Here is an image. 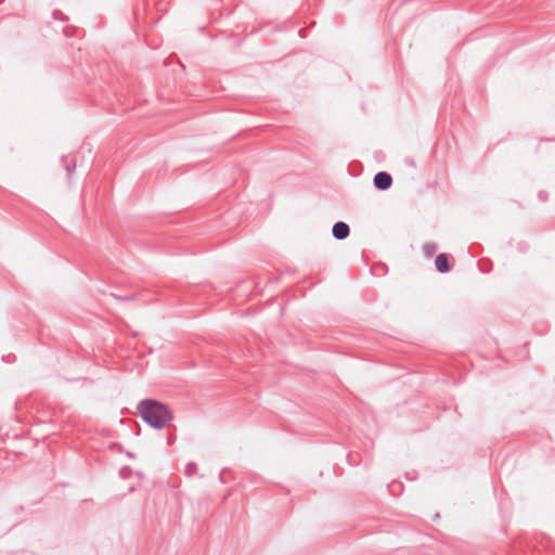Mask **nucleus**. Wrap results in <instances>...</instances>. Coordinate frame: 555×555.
<instances>
[{
    "label": "nucleus",
    "instance_id": "obj_6",
    "mask_svg": "<svg viewBox=\"0 0 555 555\" xmlns=\"http://www.w3.org/2000/svg\"><path fill=\"white\" fill-rule=\"evenodd\" d=\"M196 470V464L195 463H189L186 466V474H192Z\"/></svg>",
    "mask_w": 555,
    "mask_h": 555
},
{
    "label": "nucleus",
    "instance_id": "obj_7",
    "mask_svg": "<svg viewBox=\"0 0 555 555\" xmlns=\"http://www.w3.org/2000/svg\"><path fill=\"white\" fill-rule=\"evenodd\" d=\"M75 163H73L72 165H66V170L68 172V175H70L73 172V170L75 169Z\"/></svg>",
    "mask_w": 555,
    "mask_h": 555
},
{
    "label": "nucleus",
    "instance_id": "obj_5",
    "mask_svg": "<svg viewBox=\"0 0 555 555\" xmlns=\"http://www.w3.org/2000/svg\"><path fill=\"white\" fill-rule=\"evenodd\" d=\"M422 249H423L424 255L427 258H430L437 251V245L435 243H426L423 245Z\"/></svg>",
    "mask_w": 555,
    "mask_h": 555
},
{
    "label": "nucleus",
    "instance_id": "obj_8",
    "mask_svg": "<svg viewBox=\"0 0 555 555\" xmlns=\"http://www.w3.org/2000/svg\"><path fill=\"white\" fill-rule=\"evenodd\" d=\"M115 298L118 300H128L129 299V297H118V296H116Z\"/></svg>",
    "mask_w": 555,
    "mask_h": 555
},
{
    "label": "nucleus",
    "instance_id": "obj_1",
    "mask_svg": "<svg viewBox=\"0 0 555 555\" xmlns=\"http://www.w3.org/2000/svg\"><path fill=\"white\" fill-rule=\"evenodd\" d=\"M138 412L144 422L156 429L166 427L173 417L167 405L152 399L140 401Z\"/></svg>",
    "mask_w": 555,
    "mask_h": 555
},
{
    "label": "nucleus",
    "instance_id": "obj_2",
    "mask_svg": "<svg viewBox=\"0 0 555 555\" xmlns=\"http://www.w3.org/2000/svg\"><path fill=\"white\" fill-rule=\"evenodd\" d=\"M373 183L377 190L386 191L392 184V177L386 171H379L374 176Z\"/></svg>",
    "mask_w": 555,
    "mask_h": 555
},
{
    "label": "nucleus",
    "instance_id": "obj_3",
    "mask_svg": "<svg viewBox=\"0 0 555 555\" xmlns=\"http://www.w3.org/2000/svg\"><path fill=\"white\" fill-rule=\"evenodd\" d=\"M350 228L346 222L338 221L333 225L332 234L336 240H345L349 236Z\"/></svg>",
    "mask_w": 555,
    "mask_h": 555
},
{
    "label": "nucleus",
    "instance_id": "obj_4",
    "mask_svg": "<svg viewBox=\"0 0 555 555\" xmlns=\"http://www.w3.org/2000/svg\"><path fill=\"white\" fill-rule=\"evenodd\" d=\"M436 270L440 273H447L451 270L449 263V256L447 254H439L435 260Z\"/></svg>",
    "mask_w": 555,
    "mask_h": 555
}]
</instances>
